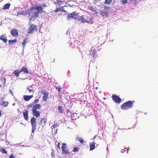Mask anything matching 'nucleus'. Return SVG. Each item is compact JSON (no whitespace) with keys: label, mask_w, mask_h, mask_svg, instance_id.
<instances>
[{"label":"nucleus","mask_w":158,"mask_h":158,"mask_svg":"<svg viewBox=\"0 0 158 158\" xmlns=\"http://www.w3.org/2000/svg\"><path fill=\"white\" fill-rule=\"evenodd\" d=\"M43 7H43H44V8L45 7H46L47 6L45 4H43L42 5V6Z\"/></svg>","instance_id":"43"},{"label":"nucleus","mask_w":158,"mask_h":158,"mask_svg":"<svg viewBox=\"0 0 158 158\" xmlns=\"http://www.w3.org/2000/svg\"><path fill=\"white\" fill-rule=\"evenodd\" d=\"M108 11L106 10L105 11H100V14L102 15L103 17L106 18L108 17Z\"/></svg>","instance_id":"14"},{"label":"nucleus","mask_w":158,"mask_h":158,"mask_svg":"<svg viewBox=\"0 0 158 158\" xmlns=\"http://www.w3.org/2000/svg\"><path fill=\"white\" fill-rule=\"evenodd\" d=\"M60 143H58V144L57 145V148H60Z\"/></svg>","instance_id":"44"},{"label":"nucleus","mask_w":158,"mask_h":158,"mask_svg":"<svg viewBox=\"0 0 158 158\" xmlns=\"http://www.w3.org/2000/svg\"><path fill=\"white\" fill-rule=\"evenodd\" d=\"M64 10V9H63L62 10L60 8H56V10H55L54 11H55L56 13L57 12L59 11H62L64 12H65Z\"/></svg>","instance_id":"29"},{"label":"nucleus","mask_w":158,"mask_h":158,"mask_svg":"<svg viewBox=\"0 0 158 158\" xmlns=\"http://www.w3.org/2000/svg\"><path fill=\"white\" fill-rule=\"evenodd\" d=\"M10 6V3H7L6 4H5L3 6L2 9L4 10L8 9L9 8Z\"/></svg>","instance_id":"20"},{"label":"nucleus","mask_w":158,"mask_h":158,"mask_svg":"<svg viewBox=\"0 0 158 158\" xmlns=\"http://www.w3.org/2000/svg\"><path fill=\"white\" fill-rule=\"evenodd\" d=\"M127 2V0H122L121 1V2L123 4H125Z\"/></svg>","instance_id":"35"},{"label":"nucleus","mask_w":158,"mask_h":158,"mask_svg":"<svg viewBox=\"0 0 158 158\" xmlns=\"http://www.w3.org/2000/svg\"><path fill=\"white\" fill-rule=\"evenodd\" d=\"M23 114L24 119L26 121H28L29 119L28 110H25L23 112Z\"/></svg>","instance_id":"11"},{"label":"nucleus","mask_w":158,"mask_h":158,"mask_svg":"<svg viewBox=\"0 0 158 158\" xmlns=\"http://www.w3.org/2000/svg\"><path fill=\"white\" fill-rule=\"evenodd\" d=\"M8 103L7 102H3L2 103H0V105L3 106L4 107H6L8 106Z\"/></svg>","instance_id":"26"},{"label":"nucleus","mask_w":158,"mask_h":158,"mask_svg":"<svg viewBox=\"0 0 158 158\" xmlns=\"http://www.w3.org/2000/svg\"><path fill=\"white\" fill-rule=\"evenodd\" d=\"M37 26L35 24H31L27 30V33L28 34H32L33 32L37 31Z\"/></svg>","instance_id":"5"},{"label":"nucleus","mask_w":158,"mask_h":158,"mask_svg":"<svg viewBox=\"0 0 158 158\" xmlns=\"http://www.w3.org/2000/svg\"><path fill=\"white\" fill-rule=\"evenodd\" d=\"M28 42V38L25 39L23 40V41L22 43V44L23 46V48L25 47L26 44Z\"/></svg>","instance_id":"22"},{"label":"nucleus","mask_w":158,"mask_h":158,"mask_svg":"<svg viewBox=\"0 0 158 158\" xmlns=\"http://www.w3.org/2000/svg\"><path fill=\"white\" fill-rule=\"evenodd\" d=\"M31 125L32 126V132L34 133L36 128V119L34 117H33L31 120Z\"/></svg>","instance_id":"4"},{"label":"nucleus","mask_w":158,"mask_h":158,"mask_svg":"<svg viewBox=\"0 0 158 158\" xmlns=\"http://www.w3.org/2000/svg\"><path fill=\"white\" fill-rule=\"evenodd\" d=\"M113 100L116 103L120 104L121 102L122 99L117 95H113L112 96Z\"/></svg>","instance_id":"6"},{"label":"nucleus","mask_w":158,"mask_h":158,"mask_svg":"<svg viewBox=\"0 0 158 158\" xmlns=\"http://www.w3.org/2000/svg\"><path fill=\"white\" fill-rule=\"evenodd\" d=\"M41 93L44 95L43 97V99L44 101H47L49 93L46 91L45 90H42L41 91Z\"/></svg>","instance_id":"7"},{"label":"nucleus","mask_w":158,"mask_h":158,"mask_svg":"<svg viewBox=\"0 0 158 158\" xmlns=\"http://www.w3.org/2000/svg\"><path fill=\"white\" fill-rule=\"evenodd\" d=\"M43 7L41 6L30 7L27 10V13L30 19V21H34L39 17L38 14L41 13L43 11Z\"/></svg>","instance_id":"1"},{"label":"nucleus","mask_w":158,"mask_h":158,"mask_svg":"<svg viewBox=\"0 0 158 158\" xmlns=\"http://www.w3.org/2000/svg\"><path fill=\"white\" fill-rule=\"evenodd\" d=\"M77 140L79 141L82 144H84V141L82 138L78 137L77 138Z\"/></svg>","instance_id":"27"},{"label":"nucleus","mask_w":158,"mask_h":158,"mask_svg":"<svg viewBox=\"0 0 158 158\" xmlns=\"http://www.w3.org/2000/svg\"><path fill=\"white\" fill-rule=\"evenodd\" d=\"M90 10H92V11L94 12L95 11V9L93 7H91Z\"/></svg>","instance_id":"39"},{"label":"nucleus","mask_w":158,"mask_h":158,"mask_svg":"<svg viewBox=\"0 0 158 158\" xmlns=\"http://www.w3.org/2000/svg\"><path fill=\"white\" fill-rule=\"evenodd\" d=\"M98 89V87H96L95 88V89Z\"/></svg>","instance_id":"48"},{"label":"nucleus","mask_w":158,"mask_h":158,"mask_svg":"<svg viewBox=\"0 0 158 158\" xmlns=\"http://www.w3.org/2000/svg\"><path fill=\"white\" fill-rule=\"evenodd\" d=\"M47 121V119L45 118H42L40 121V124L42 127H44L46 124V123Z\"/></svg>","instance_id":"12"},{"label":"nucleus","mask_w":158,"mask_h":158,"mask_svg":"<svg viewBox=\"0 0 158 158\" xmlns=\"http://www.w3.org/2000/svg\"><path fill=\"white\" fill-rule=\"evenodd\" d=\"M21 72H23L25 73H28L29 72L26 68L23 67L20 70Z\"/></svg>","instance_id":"21"},{"label":"nucleus","mask_w":158,"mask_h":158,"mask_svg":"<svg viewBox=\"0 0 158 158\" xmlns=\"http://www.w3.org/2000/svg\"><path fill=\"white\" fill-rule=\"evenodd\" d=\"M1 115V111L0 110V116Z\"/></svg>","instance_id":"46"},{"label":"nucleus","mask_w":158,"mask_h":158,"mask_svg":"<svg viewBox=\"0 0 158 158\" xmlns=\"http://www.w3.org/2000/svg\"><path fill=\"white\" fill-rule=\"evenodd\" d=\"M39 99H35L34 101V103L35 104H36V103H37L38 102H39Z\"/></svg>","instance_id":"41"},{"label":"nucleus","mask_w":158,"mask_h":158,"mask_svg":"<svg viewBox=\"0 0 158 158\" xmlns=\"http://www.w3.org/2000/svg\"><path fill=\"white\" fill-rule=\"evenodd\" d=\"M104 9L106 10H106H107L108 11H110L111 10L110 7H107L106 6H104Z\"/></svg>","instance_id":"32"},{"label":"nucleus","mask_w":158,"mask_h":158,"mask_svg":"<svg viewBox=\"0 0 158 158\" xmlns=\"http://www.w3.org/2000/svg\"><path fill=\"white\" fill-rule=\"evenodd\" d=\"M112 2V0H105V3L107 4H110Z\"/></svg>","instance_id":"33"},{"label":"nucleus","mask_w":158,"mask_h":158,"mask_svg":"<svg viewBox=\"0 0 158 158\" xmlns=\"http://www.w3.org/2000/svg\"><path fill=\"white\" fill-rule=\"evenodd\" d=\"M90 150H93L94 148L95 147V143H91L90 144Z\"/></svg>","instance_id":"28"},{"label":"nucleus","mask_w":158,"mask_h":158,"mask_svg":"<svg viewBox=\"0 0 158 158\" xmlns=\"http://www.w3.org/2000/svg\"><path fill=\"white\" fill-rule=\"evenodd\" d=\"M2 81H3L2 85H3V86H4L5 85V82H6L5 79L4 78V80H2Z\"/></svg>","instance_id":"37"},{"label":"nucleus","mask_w":158,"mask_h":158,"mask_svg":"<svg viewBox=\"0 0 158 158\" xmlns=\"http://www.w3.org/2000/svg\"><path fill=\"white\" fill-rule=\"evenodd\" d=\"M134 100L129 101L123 104L121 106V109L124 110H127L132 107L133 104L135 103Z\"/></svg>","instance_id":"3"},{"label":"nucleus","mask_w":158,"mask_h":158,"mask_svg":"<svg viewBox=\"0 0 158 158\" xmlns=\"http://www.w3.org/2000/svg\"><path fill=\"white\" fill-rule=\"evenodd\" d=\"M17 42V40L16 39L14 40H9V44H13Z\"/></svg>","instance_id":"25"},{"label":"nucleus","mask_w":158,"mask_h":158,"mask_svg":"<svg viewBox=\"0 0 158 158\" xmlns=\"http://www.w3.org/2000/svg\"><path fill=\"white\" fill-rule=\"evenodd\" d=\"M58 110L60 112L61 114L63 113L64 111H63V107L61 106H58Z\"/></svg>","instance_id":"24"},{"label":"nucleus","mask_w":158,"mask_h":158,"mask_svg":"<svg viewBox=\"0 0 158 158\" xmlns=\"http://www.w3.org/2000/svg\"><path fill=\"white\" fill-rule=\"evenodd\" d=\"M41 107V106L40 104H36L34 105L32 107V111L37 110L40 109Z\"/></svg>","instance_id":"13"},{"label":"nucleus","mask_w":158,"mask_h":158,"mask_svg":"<svg viewBox=\"0 0 158 158\" xmlns=\"http://www.w3.org/2000/svg\"><path fill=\"white\" fill-rule=\"evenodd\" d=\"M59 125L57 124V123H54L53 125H52L51 127V128L52 129H54L56 127H58Z\"/></svg>","instance_id":"31"},{"label":"nucleus","mask_w":158,"mask_h":158,"mask_svg":"<svg viewBox=\"0 0 158 158\" xmlns=\"http://www.w3.org/2000/svg\"><path fill=\"white\" fill-rule=\"evenodd\" d=\"M18 15H28L27 13V10L25 11H23L21 12H19L17 14Z\"/></svg>","instance_id":"23"},{"label":"nucleus","mask_w":158,"mask_h":158,"mask_svg":"<svg viewBox=\"0 0 158 158\" xmlns=\"http://www.w3.org/2000/svg\"><path fill=\"white\" fill-rule=\"evenodd\" d=\"M0 40H2L4 42L6 43L7 40L6 39V35H3L0 36Z\"/></svg>","instance_id":"17"},{"label":"nucleus","mask_w":158,"mask_h":158,"mask_svg":"<svg viewBox=\"0 0 158 158\" xmlns=\"http://www.w3.org/2000/svg\"><path fill=\"white\" fill-rule=\"evenodd\" d=\"M54 2L57 5H60L63 4L64 2L61 0H54Z\"/></svg>","instance_id":"18"},{"label":"nucleus","mask_w":158,"mask_h":158,"mask_svg":"<svg viewBox=\"0 0 158 158\" xmlns=\"http://www.w3.org/2000/svg\"><path fill=\"white\" fill-rule=\"evenodd\" d=\"M27 90H29V93L31 92H34L33 89H30L28 88H27Z\"/></svg>","instance_id":"38"},{"label":"nucleus","mask_w":158,"mask_h":158,"mask_svg":"<svg viewBox=\"0 0 158 158\" xmlns=\"http://www.w3.org/2000/svg\"><path fill=\"white\" fill-rule=\"evenodd\" d=\"M21 73L20 70L19 71L18 70H16L14 71L12 74H14L15 76L18 77H19V75Z\"/></svg>","instance_id":"19"},{"label":"nucleus","mask_w":158,"mask_h":158,"mask_svg":"<svg viewBox=\"0 0 158 158\" xmlns=\"http://www.w3.org/2000/svg\"><path fill=\"white\" fill-rule=\"evenodd\" d=\"M62 150L63 153L65 155L69 154L70 153L69 152L68 148L66 146V144L65 143H63L62 144Z\"/></svg>","instance_id":"8"},{"label":"nucleus","mask_w":158,"mask_h":158,"mask_svg":"<svg viewBox=\"0 0 158 158\" xmlns=\"http://www.w3.org/2000/svg\"><path fill=\"white\" fill-rule=\"evenodd\" d=\"M89 16L88 15H82L79 17L78 19L81 21L83 23L87 22L88 23L93 24V19L92 17Z\"/></svg>","instance_id":"2"},{"label":"nucleus","mask_w":158,"mask_h":158,"mask_svg":"<svg viewBox=\"0 0 158 158\" xmlns=\"http://www.w3.org/2000/svg\"><path fill=\"white\" fill-rule=\"evenodd\" d=\"M11 34L12 35L15 37L18 35V30L15 29H12L11 30Z\"/></svg>","instance_id":"9"},{"label":"nucleus","mask_w":158,"mask_h":158,"mask_svg":"<svg viewBox=\"0 0 158 158\" xmlns=\"http://www.w3.org/2000/svg\"><path fill=\"white\" fill-rule=\"evenodd\" d=\"M9 157L10 158H15L13 154H11Z\"/></svg>","instance_id":"42"},{"label":"nucleus","mask_w":158,"mask_h":158,"mask_svg":"<svg viewBox=\"0 0 158 158\" xmlns=\"http://www.w3.org/2000/svg\"><path fill=\"white\" fill-rule=\"evenodd\" d=\"M0 151L1 152H2V153H4L6 154H7V151L5 149L3 148H1L0 149Z\"/></svg>","instance_id":"30"},{"label":"nucleus","mask_w":158,"mask_h":158,"mask_svg":"<svg viewBox=\"0 0 158 158\" xmlns=\"http://www.w3.org/2000/svg\"><path fill=\"white\" fill-rule=\"evenodd\" d=\"M32 114L36 118H38L40 116V112L39 111H32Z\"/></svg>","instance_id":"16"},{"label":"nucleus","mask_w":158,"mask_h":158,"mask_svg":"<svg viewBox=\"0 0 158 158\" xmlns=\"http://www.w3.org/2000/svg\"><path fill=\"white\" fill-rule=\"evenodd\" d=\"M51 156L52 158H54L55 157V155L54 152V151L53 150L51 153Z\"/></svg>","instance_id":"36"},{"label":"nucleus","mask_w":158,"mask_h":158,"mask_svg":"<svg viewBox=\"0 0 158 158\" xmlns=\"http://www.w3.org/2000/svg\"><path fill=\"white\" fill-rule=\"evenodd\" d=\"M77 14H76L75 12H72L71 14H69L68 15V19H69L71 18H74V19H77Z\"/></svg>","instance_id":"10"},{"label":"nucleus","mask_w":158,"mask_h":158,"mask_svg":"<svg viewBox=\"0 0 158 158\" xmlns=\"http://www.w3.org/2000/svg\"><path fill=\"white\" fill-rule=\"evenodd\" d=\"M79 147H75L74 148L72 151L74 152H76L79 150Z\"/></svg>","instance_id":"34"},{"label":"nucleus","mask_w":158,"mask_h":158,"mask_svg":"<svg viewBox=\"0 0 158 158\" xmlns=\"http://www.w3.org/2000/svg\"><path fill=\"white\" fill-rule=\"evenodd\" d=\"M96 136H94V138H94V139H95V138H96Z\"/></svg>","instance_id":"47"},{"label":"nucleus","mask_w":158,"mask_h":158,"mask_svg":"<svg viewBox=\"0 0 158 158\" xmlns=\"http://www.w3.org/2000/svg\"><path fill=\"white\" fill-rule=\"evenodd\" d=\"M23 99H24L26 101H28L29 100L31 99L33 97V95H25L23 96Z\"/></svg>","instance_id":"15"},{"label":"nucleus","mask_w":158,"mask_h":158,"mask_svg":"<svg viewBox=\"0 0 158 158\" xmlns=\"http://www.w3.org/2000/svg\"><path fill=\"white\" fill-rule=\"evenodd\" d=\"M9 91H10V93L11 94H13V93H12V90H11V89H10L9 90Z\"/></svg>","instance_id":"45"},{"label":"nucleus","mask_w":158,"mask_h":158,"mask_svg":"<svg viewBox=\"0 0 158 158\" xmlns=\"http://www.w3.org/2000/svg\"><path fill=\"white\" fill-rule=\"evenodd\" d=\"M2 85H0V87H1L2 86Z\"/></svg>","instance_id":"49"},{"label":"nucleus","mask_w":158,"mask_h":158,"mask_svg":"<svg viewBox=\"0 0 158 158\" xmlns=\"http://www.w3.org/2000/svg\"><path fill=\"white\" fill-rule=\"evenodd\" d=\"M33 106V104H29L27 106V108H30L31 107H32Z\"/></svg>","instance_id":"40"}]
</instances>
